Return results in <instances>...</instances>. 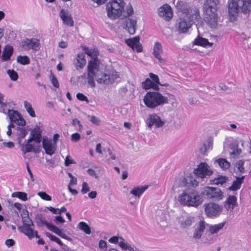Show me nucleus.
Here are the masks:
<instances>
[{"label": "nucleus", "instance_id": "20e7f679", "mask_svg": "<svg viewBox=\"0 0 251 251\" xmlns=\"http://www.w3.org/2000/svg\"><path fill=\"white\" fill-rule=\"evenodd\" d=\"M178 201L181 205L197 207L201 204L202 199L194 189L188 188L183 191L178 198Z\"/></svg>", "mask_w": 251, "mask_h": 251}, {"label": "nucleus", "instance_id": "a211bd4d", "mask_svg": "<svg viewBox=\"0 0 251 251\" xmlns=\"http://www.w3.org/2000/svg\"><path fill=\"white\" fill-rule=\"evenodd\" d=\"M159 14L160 17H163L166 21H170L173 17L172 9L170 6L165 4L160 8Z\"/></svg>", "mask_w": 251, "mask_h": 251}, {"label": "nucleus", "instance_id": "dca6fc26", "mask_svg": "<svg viewBox=\"0 0 251 251\" xmlns=\"http://www.w3.org/2000/svg\"><path fill=\"white\" fill-rule=\"evenodd\" d=\"M118 78L117 74L108 75L103 74L101 77L98 74L97 81L100 84H108L113 82Z\"/></svg>", "mask_w": 251, "mask_h": 251}, {"label": "nucleus", "instance_id": "f704fd0d", "mask_svg": "<svg viewBox=\"0 0 251 251\" xmlns=\"http://www.w3.org/2000/svg\"><path fill=\"white\" fill-rule=\"evenodd\" d=\"M228 180V178L226 176H219L217 178H215L211 181L213 184L215 185H223Z\"/></svg>", "mask_w": 251, "mask_h": 251}, {"label": "nucleus", "instance_id": "473e14b6", "mask_svg": "<svg viewBox=\"0 0 251 251\" xmlns=\"http://www.w3.org/2000/svg\"><path fill=\"white\" fill-rule=\"evenodd\" d=\"M148 188V185H144L141 187H135L130 191V193L136 197L139 198L140 196Z\"/></svg>", "mask_w": 251, "mask_h": 251}, {"label": "nucleus", "instance_id": "680f3d73", "mask_svg": "<svg viewBox=\"0 0 251 251\" xmlns=\"http://www.w3.org/2000/svg\"><path fill=\"white\" fill-rule=\"evenodd\" d=\"M75 161L72 159L70 155L66 156L64 163L66 167L69 166L71 164H75Z\"/></svg>", "mask_w": 251, "mask_h": 251}, {"label": "nucleus", "instance_id": "49530a36", "mask_svg": "<svg viewBox=\"0 0 251 251\" xmlns=\"http://www.w3.org/2000/svg\"><path fill=\"white\" fill-rule=\"evenodd\" d=\"M7 73L12 80L16 81L18 79L19 77L18 74L14 70H8Z\"/></svg>", "mask_w": 251, "mask_h": 251}, {"label": "nucleus", "instance_id": "de8ad7c7", "mask_svg": "<svg viewBox=\"0 0 251 251\" xmlns=\"http://www.w3.org/2000/svg\"><path fill=\"white\" fill-rule=\"evenodd\" d=\"M244 161L243 160H240L237 161L235 164V167L237 168L238 170L241 173H245V168L244 167Z\"/></svg>", "mask_w": 251, "mask_h": 251}, {"label": "nucleus", "instance_id": "f257e3e1", "mask_svg": "<svg viewBox=\"0 0 251 251\" xmlns=\"http://www.w3.org/2000/svg\"><path fill=\"white\" fill-rule=\"evenodd\" d=\"M227 9L230 20L235 21L240 12L248 14L251 12V0H228Z\"/></svg>", "mask_w": 251, "mask_h": 251}, {"label": "nucleus", "instance_id": "f03ea898", "mask_svg": "<svg viewBox=\"0 0 251 251\" xmlns=\"http://www.w3.org/2000/svg\"><path fill=\"white\" fill-rule=\"evenodd\" d=\"M202 22L199 9L193 7L190 9L187 19L179 18L177 20L176 27L179 32L186 33L193 24H196L198 26V25H201Z\"/></svg>", "mask_w": 251, "mask_h": 251}, {"label": "nucleus", "instance_id": "9b49d317", "mask_svg": "<svg viewBox=\"0 0 251 251\" xmlns=\"http://www.w3.org/2000/svg\"><path fill=\"white\" fill-rule=\"evenodd\" d=\"M109 242L111 243H118L120 248L124 251L128 250L129 251H138V249L134 247L129 244L123 238L116 236H112L109 239Z\"/></svg>", "mask_w": 251, "mask_h": 251}, {"label": "nucleus", "instance_id": "ea45409f", "mask_svg": "<svg viewBox=\"0 0 251 251\" xmlns=\"http://www.w3.org/2000/svg\"><path fill=\"white\" fill-rule=\"evenodd\" d=\"M13 198H18L23 201H25L27 200V194L23 192H15L12 194L11 195Z\"/></svg>", "mask_w": 251, "mask_h": 251}, {"label": "nucleus", "instance_id": "a18cd8bd", "mask_svg": "<svg viewBox=\"0 0 251 251\" xmlns=\"http://www.w3.org/2000/svg\"><path fill=\"white\" fill-rule=\"evenodd\" d=\"M177 7L184 13H188V14L189 12H190V9H191L190 8V9H189L186 3H185L182 1L177 2Z\"/></svg>", "mask_w": 251, "mask_h": 251}, {"label": "nucleus", "instance_id": "58836bf2", "mask_svg": "<svg viewBox=\"0 0 251 251\" xmlns=\"http://www.w3.org/2000/svg\"><path fill=\"white\" fill-rule=\"evenodd\" d=\"M42 130L39 126H36L33 129H32L30 133V135L33 138L41 137Z\"/></svg>", "mask_w": 251, "mask_h": 251}, {"label": "nucleus", "instance_id": "c03bdc74", "mask_svg": "<svg viewBox=\"0 0 251 251\" xmlns=\"http://www.w3.org/2000/svg\"><path fill=\"white\" fill-rule=\"evenodd\" d=\"M83 50L84 51L85 54H87L88 55L90 56H97L99 54V51L98 50H93L92 49H89L88 48L86 47H83L82 48Z\"/></svg>", "mask_w": 251, "mask_h": 251}, {"label": "nucleus", "instance_id": "69168bd1", "mask_svg": "<svg viewBox=\"0 0 251 251\" xmlns=\"http://www.w3.org/2000/svg\"><path fill=\"white\" fill-rule=\"evenodd\" d=\"M87 173L91 176H94L95 178H97L98 176H97L95 171L92 169H88L87 171Z\"/></svg>", "mask_w": 251, "mask_h": 251}, {"label": "nucleus", "instance_id": "4c0bfd02", "mask_svg": "<svg viewBox=\"0 0 251 251\" xmlns=\"http://www.w3.org/2000/svg\"><path fill=\"white\" fill-rule=\"evenodd\" d=\"M22 151L23 154H25L27 152H29L32 151L36 152L35 150L34 149L33 146L31 144L25 143V145L22 144Z\"/></svg>", "mask_w": 251, "mask_h": 251}, {"label": "nucleus", "instance_id": "393cba45", "mask_svg": "<svg viewBox=\"0 0 251 251\" xmlns=\"http://www.w3.org/2000/svg\"><path fill=\"white\" fill-rule=\"evenodd\" d=\"M13 53V48L12 46L7 45L4 48L1 59L3 61H6L9 60Z\"/></svg>", "mask_w": 251, "mask_h": 251}, {"label": "nucleus", "instance_id": "6e6552de", "mask_svg": "<svg viewBox=\"0 0 251 251\" xmlns=\"http://www.w3.org/2000/svg\"><path fill=\"white\" fill-rule=\"evenodd\" d=\"M100 61L97 58L90 60L87 66V83L92 88L95 87L94 78L98 77V73L100 68Z\"/></svg>", "mask_w": 251, "mask_h": 251}, {"label": "nucleus", "instance_id": "1a4fd4ad", "mask_svg": "<svg viewBox=\"0 0 251 251\" xmlns=\"http://www.w3.org/2000/svg\"><path fill=\"white\" fill-rule=\"evenodd\" d=\"M201 195L207 199L221 200L223 194L221 190L218 188L206 187L201 192Z\"/></svg>", "mask_w": 251, "mask_h": 251}, {"label": "nucleus", "instance_id": "4be33fe9", "mask_svg": "<svg viewBox=\"0 0 251 251\" xmlns=\"http://www.w3.org/2000/svg\"><path fill=\"white\" fill-rule=\"evenodd\" d=\"M205 228V222L203 221H200L197 227L195 230L193 237L196 239H200Z\"/></svg>", "mask_w": 251, "mask_h": 251}, {"label": "nucleus", "instance_id": "2f4dec72", "mask_svg": "<svg viewBox=\"0 0 251 251\" xmlns=\"http://www.w3.org/2000/svg\"><path fill=\"white\" fill-rule=\"evenodd\" d=\"M8 115L10 120L11 122L17 123L19 118H21V115L16 110H8Z\"/></svg>", "mask_w": 251, "mask_h": 251}, {"label": "nucleus", "instance_id": "6e6d98bb", "mask_svg": "<svg viewBox=\"0 0 251 251\" xmlns=\"http://www.w3.org/2000/svg\"><path fill=\"white\" fill-rule=\"evenodd\" d=\"M149 76L151 79V80L153 83L156 84V85H158V84H160V83L159 82V79L157 75H155L152 73H150L149 74Z\"/></svg>", "mask_w": 251, "mask_h": 251}, {"label": "nucleus", "instance_id": "a19ab883", "mask_svg": "<svg viewBox=\"0 0 251 251\" xmlns=\"http://www.w3.org/2000/svg\"><path fill=\"white\" fill-rule=\"evenodd\" d=\"M17 62L23 65H28L30 63V59L26 55H19L17 58Z\"/></svg>", "mask_w": 251, "mask_h": 251}, {"label": "nucleus", "instance_id": "a878e982", "mask_svg": "<svg viewBox=\"0 0 251 251\" xmlns=\"http://www.w3.org/2000/svg\"><path fill=\"white\" fill-rule=\"evenodd\" d=\"M193 45L202 46L203 47H211L212 43H210L207 39L198 36L193 42Z\"/></svg>", "mask_w": 251, "mask_h": 251}, {"label": "nucleus", "instance_id": "bf43d9fd", "mask_svg": "<svg viewBox=\"0 0 251 251\" xmlns=\"http://www.w3.org/2000/svg\"><path fill=\"white\" fill-rule=\"evenodd\" d=\"M76 98L78 100L81 101H85L87 103L89 102V100L86 96L83 94L78 93L76 94Z\"/></svg>", "mask_w": 251, "mask_h": 251}, {"label": "nucleus", "instance_id": "f3484780", "mask_svg": "<svg viewBox=\"0 0 251 251\" xmlns=\"http://www.w3.org/2000/svg\"><path fill=\"white\" fill-rule=\"evenodd\" d=\"M59 16L63 21V23L70 26L74 25V21L71 14L68 10L62 9L59 13Z\"/></svg>", "mask_w": 251, "mask_h": 251}, {"label": "nucleus", "instance_id": "412c9836", "mask_svg": "<svg viewBox=\"0 0 251 251\" xmlns=\"http://www.w3.org/2000/svg\"><path fill=\"white\" fill-rule=\"evenodd\" d=\"M136 19L128 18L126 21V28L130 34H134L136 29Z\"/></svg>", "mask_w": 251, "mask_h": 251}, {"label": "nucleus", "instance_id": "c756f323", "mask_svg": "<svg viewBox=\"0 0 251 251\" xmlns=\"http://www.w3.org/2000/svg\"><path fill=\"white\" fill-rule=\"evenodd\" d=\"M194 218L191 216H188L183 218L180 221V226L182 228H187L192 225L194 223Z\"/></svg>", "mask_w": 251, "mask_h": 251}, {"label": "nucleus", "instance_id": "7ed1b4c3", "mask_svg": "<svg viewBox=\"0 0 251 251\" xmlns=\"http://www.w3.org/2000/svg\"><path fill=\"white\" fill-rule=\"evenodd\" d=\"M219 7V0H206L203 3L202 8L205 21L212 28L215 27L217 25V11Z\"/></svg>", "mask_w": 251, "mask_h": 251}, {"label": "nucleus", "instance_id": "9d476101", "mask_svg": "<svg viewBox=\"0 0 251 251\" xmlns=\"http://www.w3.org/2000/svg\"><path fill=\"white\" fill-rule=\"evenodd\" d=\"M206 216L210 218L218 217L223 210V206L215 202H209L204 205Z\"/></svg>", "mask_w": 251, "mask_h": 251}, {"label": "nucleus", "instance_id": "37998d69", "mask_svg": "<svg viewBox=\"0 0 251 251\" xmlns=\"http://www.w3.org/2000/svg\"><path fill=\"white\" fill-rule=\"evenodd\" d=\"M217 161L220 167L223 169H227L230 166V163L224 158H220L217 160Z\"/></svg>", "mask_w": 251, "mask_h": 251}, {"label": "nucleus", "instance_id": "09e8293b", "mask_svg": "<svg viewBox=\"0 0 251 251\" xmlns=\"http://www.w3.org/2000/svg\"><path fill=\"white\" fill-rule=\"evenodd\" d=\"M46 235L48 237H49L50 239V240L55 241L56 243H57L58 244H59L60 245H62L63 244H62V242L61 241L60 239L58 238V237L52 235L50 232H46Z\"/></svg>", "mask_w": 251, "mask_h": 251}, {"label": "nucleus", "instance_id": "c9c22d12", "mask_svg": "<svg viewBox=\"0 0 251 251\" xmlns=\"http://www.w3.org/2000/svg\"><path fill=\"white\" fill-rule=\"evenodd\" d=\"M77 227L86 234H90L91 233L90 227L84 222H79L78 224Z\"/></svg>", "mask_w": 251, "mask_h": 251}, {"label": "nucleus", "instance_id": "338daca9", "mask_svg": "<svg viewBox=\"0 0 251 251\" xmlns=\"http://www.w3.org/2000/svg\"><path fill=\"white\" fill-rule=\"evenodd\" d=\"M54 221L56 224L58 223H64L65 222V220L61 216H56L54 219Z\"/></svg>", "mask_w": 251, "mask_h": 251}, {"label": "nucleus", "instance_id": "423d86ee", "mask_svg": "<svg viewBox=\"0 0 251 251\" xmlns=\"http://www.w3.org/2000/svg\"><path fill=\"white\" fill-rule=\"evenodd\" d=\"M125 4L123 0H113L107 3L106 10L108 16L113 19L120 17L124 10Z\"/></svg>", "mask_w": 251, "mask_h": 251}, {"label": "nucleus", "instance_id": "052dcab7", "mask_svg": "<svg viewBox=\"0 0 251 251\" xmlns=\"http://www.w3.org/2000/svg\"><path fill=\"white\" fill-rule=\"evenodd\" d=\"M51 81L53 86L56 88H58L59 87V84L55 76L54 75L51 74Z\"/></svg>", "mask_w": 251, "mask_h": 251}, {"label": "nucleus", "instance_id": "e433bc0d", "mask_svg": "<svg viewBox=\"0 0 251 251\" xmlns=\"http://www.w3.org/2000/svg\"><path fill=\"white\" fill-rule=\"evenodd\" d=\"M139 37L136 36L131 39H126V43L129 47H130L132 49L134 50V46L137 43H139Z\"/></svg>", "mask_w": 251, "mask_h": 251}, {"label": "nucleus", "instance_id": "0e129e2a", "mask_svg": "<svg viewBox=\"0 0 251 251\" xmlns=\"http://www.w3.org/2000/svg\"><path fill=\"white\" fill-rule=\"evenodd\" d=\"M90 121L96 125H99L100 124V120L95 116H92L91 117Z\"/></svg>", "mask_w": 251, "mask_h": 251}, {"label": "nucleus", "instance_id": "7c9ffc66", "mask_svg": "<svg viewBox=\"0 0 251 251\" xmlns=\"http://www.w3.org/2000/svg\"><path fill=\"white\" fill-rule=\"evenodd\" d=\"M238 144L237 141H234L229 145V148L232 151L231 153L235 157L239 155L242 152L241 149L238 148Z\"/></svg>", "mask_w": 251, "mask_h": 251}, {"label": "nucleus", "instance_id": "603ef678", "mask_svg": "<svg viewBox=\"0 0 251 251\" xmlns=\"http://www.w3.org/2000/svg\"><path fill=\"white\" fill-rule=\"evenodd\" d=\"M48 228L50 230L56 233V234H57L59 236V235H60L61 232L62 231L58 227H57L55 226L51 225V224H50V225H49V227Z\"/></svg>", "mask_w": 251, "mask_h": 251}, {"label": "nucleus", "instance_id": "5fc2aeb1", "mask_svg": "<svg viewBox=\"0 0 251 251\" xmlns=\"http://www.w3.org/2000/svg\"><path fill=\"white\" fill-rule=\"evenodd\" d=\"M38 195L43 200L48 201L51 200V197L45 192H39Z\"/></svg>", "mask_w": 251, "mask_h": 251}, {"label": "nucleus", "instance_id": "864d4df0", "mask_svg": "<svg viewBox=\"0 0 251 251\" xmlns=\"http://www.w3.org/2000/svg\"><path fill=\"white\" fill-rule=\"evenodd\" d=\"M202 241L204 243H212L214 240L213 236H212V235H210V234L209 233H208V234L207 235L206 234V235L205 236H203L202 238Z\"/></svg>", "mask_w": 251, "mask_h": 251}, {"label": "nucleus", "instance_id": "13d9d810", "mask_svg": "<svg viewBox=\"0 0 251 251\" xmlns=\"http://www.w3.org/2000/svg\"><path fill=\"white\" fill-rule=\"evenodd\" d=\"M82 188L81 190V192L82 194H86L88 192H89L90 190L89 186L88 184L86 182H83L82 184Z\"/></svg>", "mask_w": 251, "mask_h": 251}, {"label": "nucleus", "instance_id": "72a5a7b5", "mask_svg": "<svg viewBox=\"0 0 251 251\" xmlns=\"http://www.w3.org/2000/svg\"><path fill=\"white\" fill-rule=\"evenodd\" d=\"M35 220L37 226L39 227L45 225L48 228L49 225H50L47 221H44V217L42 214H37L35 217Z\"/></svg>", "mask_w": 251, "mask_h": 251}, {"label": "nucleus", "instance_id": "cd10ccee", "mask_svg": "<svg viewBox=\"0 0 251 251\" xmlns=\"http://www.w3.org/2000/svg\"><path fill=\"white\" fill-rule=\"evenodd\" d=\"M244 178L245 176H244L241 177H237L236 180L233 182L232 185L228 188V189L231 191H237L239 189Z\"/></svg>", "mask_w": 251, "mask_h": 251}, {"label": "nucleus", "instance_id": "774afa93", "mask_svg": "<svg viewBox=\"0 0 251 251\" xmlns=\"http://www.w3.org/2000/svg\"><path fill=\"white\" fill-rule=\"evenodd\" d=\"M99 246L100 249H103L104 248L106 249V242L103 240H100L99 241Z\"/></svg>", "mask_w": 251, "mask_h": 251}, {"label": "nucleus", "instance_id": "aec40b11", "mask_svg": "<svg viewBox=\"0 0 251 251\" xmlns=\"http://www.w3.org/2000/svg\"><path fill=\"white\" fill-rule=\"evenodd\" d=\"M199 182L194 179L192 177L187 176L186 177H181L179 179V186L181 187L192 186L194 188L198 185Z\"/></svg>", "mask_w": 251, "mask_h": 251}, {"label": "nucleus", "instance_id": "c85d7f7f", "mask_svg": "<svg viewBox=\"0 0 251 251\" xmlns=\"http://www.w3.org/2000/svg\"><path fill=\"white\" fill-rule=\"evenodd\" d=\"M226 222H223L219 223L218 224L214 225H209L207 224V226H208V232L210 234V235H213L215 233H217L219 232V230L222 229L224 226L225 225Z\"/></svg>", "mask_w": 251, "mask_h": 251}, {"label": "nucleus", "instance_id": "f8f14e48", "mask_svg": "<svg viewBox=\"0 0 251 251\" xmlns=\"http://www.w3.org/2000/svg\"><path fill=\"white\" fill-rule=\"evenodd\" d=\"M193 172L195 175L200 178L209 176L213 174V171L206 163H201L198 165L197 168L194 170Z\"/></svg>", "mask_w": 251, "mask_h": 251}, {"label": "nucleus", "instance_id": "8fccbe9b", "mask_svg": "<svg viewBox=\"0 0 251 251\" xmlns=\"http://www.w3.org/2000/svg\"><path fill=\"white\" fill-rule=\"evenodd\" d=\"M3 100V95L0 93V112L6 113L5 112V108L7 106V104L2 101Z\"/></svg>", "mask_w": 251, "mask_h": 251}, {"label": "nucleus", "instance_id": "0eeeda50", "mask_svg": "<svg viewBox=\"0 0 251 251\" xmlns=\"http://www.w3.org/2000/svg\"><path fill=\"white\" fill-rule=\"evenodd\" d=\"M23 226H19L18 229L20 232L26 235L29 239H31L34 237L39 238L37 231L34 230V225L29 216H22Z\"/></svg>", "mask_w": 251, "mask_h": 251}, {"label": "nucleus", "instance_id": "bb28decb", "mask_svg": "<svg viewBox=\"0 0 251 251\" xmlns=\"http://www.w3.org/2000/svg\"><path fill=\"white\" fill-rule=\"evenodd\" d=\"M142 87L143 89L148 90L152 88L154 90L158 91L159 88L158 85L153 83L151 79L148 78L145 81L142 82Z\"/></svg>", "mask_w": 251, "mask_h": 251}, {"label": "nucleus", "instance_id": "6ab92c4d", "mask_svg": "<svg viewBox=\"0 0 251 251\" xmlns=\"http://www.w3.org/2000/svg\"><path fill=\"white\" fill-rule=\"evenodd\" d=\"M85 55L84 53H79L77 55V57L74 61V64L76 70L82 69L86 64V61L85 59Z\"/></svg>", "mask_w": 251, "mask_h": 251}, {"label": "nucleus", "instance_id": "ddd939ff", "mask_svg": "<svg viewBox=\"0 0 251 251\" xmlns=\"http://www.w3.org/2000/svg\"><path fill=\"white\" fill-rule=\"evenodd\" d=\"M21 46L25 50H37L40 48L39 41L36 38H26L21 42Z\"/></svg>", "mask_w": 251, "mask_h": 251}, {"label": "nucleus", "instance_id": "e2e57ef3", "mask_svg": "<svg viewBox=\"0 0 251 251\" xmlns=\"http://www.w3.org/2000/svg\"><path fill=\"white\" fill-rule=\"evenodd\" d=\"M80 135L78 133H73L71 135V140L73 142H77L80 140Z\"/></svg>", "mask_w": 251, "mask_h": 251}, {"label": "nucleus", "instance_id": "5701e85b", "mask_svg": "<svg viewBox=\"0 0 251 251\" xmlns=\"http://www.w3.org/2000/svg\"><path fill=\"white\" fill-rule=\"evenodd\" d=\"M237 204V198L234 196L230 195L225 201V207L227 210H232L236 206Z\"/></svg>", "mask_w": 251, "mask_h": 251}, {"label": "nucleus", "instance_id": "39448f33", "mask_svg": "<svg viewBox=\"0 0 251 251\" xmlns=\"http://www.w3.org/2000/svg\"><path fill=\"white\" fill-rule=\"evenodd\" d=\"M143 101L148 108L153 109L168 103V98L158 92L149 91L145 95Z\"/></svg>", "mask_w": 251, "mask_h": 251}, {"label": "nucleus", "instance_id": "2eb2a0df", "mask_svg": "<svg viewBox=\"0 0 251 251\" xmlns=\"http://www.w3.org/2000/svg\"><path fill=\"white\" fill-rule=\"evenodd\" d=\"M43 148L46 154L51 155L53 154L56 150V145L52 143L51 139L45 137L42 141Z\"/></svg>", "mask_w": 251, "mask_h": 251}, {"label": "nucleus", "instance_id": "4d7b16f0", "mask_svg": "<svg viewBox=\"0 0 251 251\" xmlns=\"http://www.w3.org/2000/svg\"><path fill=\"white\" fill-rule=\"evenodd\" d=\"M126 16H125L126 17H129L131 15H132L134 13V10L133 8L131 5V4H129L128 5L126 6Z\"/></svg>", "mask_w": 251, "mask_h": 251}, {"label": "nucleus", "instance_id": "3c124183", "mask_svg": "<svg viewBox=\"0 0 251 251\" xmlns=\"http://www.w3.org/2000/svg\"><path fill=\"white\" fill-rule=\"evenodd\" d=\"M18 131V137L20 138H24L27 134V131L25 128L22 127H17Z\"/></svg>", "mask_w": 251, "mask_h": 251}, {"label": "nucleus", "instance_id": "b1692460", "mask_svg": "<svg viewBox=\"0 0 251 251\" xmlns=\"http://www.w3.org/2000/svg\"><path fill=\"white\" fill-rule=\"evenodd\" d=\"M162 52V47L161 44L157 42L155 43L153 48V55L154 57L157 58L159 62L161 63H164L165 60L161 57L160 55V53Z\"/></svg>", "mask_w": 251, "mask_h": 251}, {"label": "nucleus", "instance_id": "79ce46f5", "mask_svg": "<svg viewBox=\"0 0 251 251\" xmlns=\"http://www.w3.org/2000/svg\"><path fill=\"white\" fill-rule=\"evenodd\" d=\"M24 106L26 109V111L32 117H35L36 116L34 110L32 107L31 104L27 101L24 102Z\"/></svg>", "mask_w": 251, "mask_h": 251}, {"label": "nucleus", "instance_id": "4468645a", "mask_svg": "<svg viewBox=\"0 0 251 251\" xmlns=\"http://www.w3.org/2000/svg\"><path fill=\"white\" fill-rule=\"evenodd\" d=\"M146 123L149 128L154 126L156 128H159L164 125L165 121L161 120L156 114H149L146 119Z\"/></svg>", "mask_w": 251, "mask_h": 251}]
</instances>
